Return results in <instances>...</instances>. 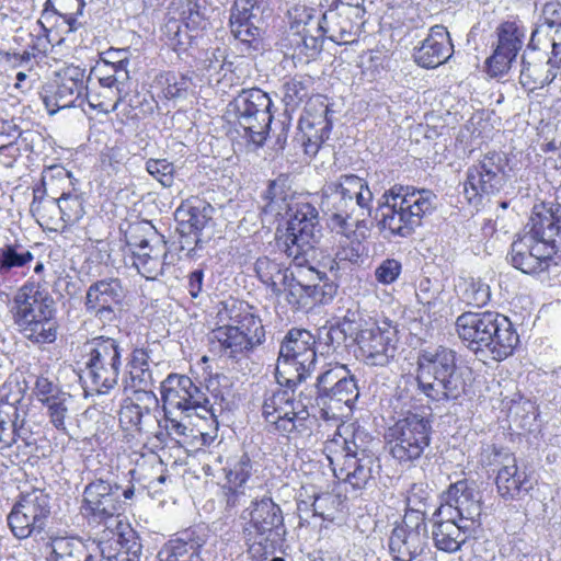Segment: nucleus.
Here are the masks:
<instances>
[{"label": "nucleus", "instance_id": "nucleus-49", "mask_svg": "<svg viewBox=\"0 0 561 561\" xmlns=\"http://www.w3.org/2000/svg\"><path fill=\"white\" fill-rule=\"evenodd\" d=\"M232 323H229L232 328H238V331L247 333V339L250 343L259 346L265 340V330L260 318L255 317L250 312L239 313L234 318H231Z\"/></svg>", "mask_w": 561, "mask_h": 561}, {"label": "nucleus", "instance_id": "nucleus-13", "mask_svg": "<svg viewBox=\"0 0 561 561\" xmlns=\"http://www.w3.org/2000/svg\"><path fill=\"white\" fill-rule=\"evenodd\" d=\"M507 163L505 154L491 151L468 168L463 193L470 204L478 205L483 196L495 195L504 187Z\"/></svg>", "mask_w": 561, "mask_h": 561}, {"label": "nucleus", "instance_id": "nucleus-7", "mask_svg": "<svg viewBox=\"0 0 561 561\" xmlns=\"http://www.w3.org/2000/svg\"><path fill=\"white\" fill-rule=\"evenodd\" d=\"M317 364L316 337L305 329H291L278 353L275 378L280 386H296L306 380Z\"/></svg>", "mask_w": 561, "mask_h": 561}, {"label": "nucleus", "instance_id": "nucleus-26", "mask_svg": "<svg viewBox=\"0 0 561 561\" xmlns=\"http://www.w3.org/2000/svg\"><path fill=\"white\" fill-rule=\"evenodd\" d=\"M558 67L550 66L546 53L529 46L522 56L519 83L527 94L550 85L558 77Z\"/></svg>", "mask_w": 561, "mask_h": 561}, {"label": "nucleus", "instance_id": "nucleus-4", "mask_svg": "<svg viewBox=\"0 0 561 561\" xmlns=\"http://www.w3.org/2000/svg\"><path fill=\"white\" fill-rule=\"evenodd\" d=\"M14 322L34 343H53L57 339L55 300L39 284L26 283L14 297Z\"/></svg>", "mask_w": 561, "mask_h": 561}, {"label": "nucleus", "instance_id": "nucleus-10", "mask_svg": "<svg viewBox=\"0 0 561 561\" xmlns=\"http://www.w3.org/2000/svg\"><path fill=\"white\" fill-rule=\"evenodd\" d=\"M85 350V370L93 389L100 394L108 393L117 385L121 374L123 348L119 342L100 335L88 341Z\"/></svg>", "mask_w": 561, "mask_h": 561}, {"label": "nucleus", "instance_id": "nucleus-38", "mask_svg": "<svg viewBox=\"0 0 561 561\" xmlns=\"http://www.w3.org/2000/svg\"><path fill=\"white\" fill-rule=\"evenodd\" d=\"M330 110L327 104L321 103L320 111L318 114L312 115L308 112V116L301 122V129L309 128L310 130L317 128L314 134H306V140H304L305 152L310 156H314L321 144L329 138L332 121L329 117Z\"/></svg>", "mask_w": 561, "mask_h": 561}, {"label": "nucleus", "instance_id": "nucleus-6", "mask_svg": "<svg viewBox=\"0 0 561 561\" xmlns=\"http://www.w3.org/2000/svg\"><path fill=\"white\" fill-rule=\"evenodd\" d=\"M241 518L244 520L243 535L249 552L253 557H266L284 533L280 507L268 496L253 500Z\"/></svg>", "mask_w": 561, "mask_h": 561}, {"label": "nucleus", "instance_id": "nucleus-31", "mask_svg": "<svg viewBox=\"0 0 561 561\" xmlns=\"http://www.w3.org/2000/svg\"><path fill=\"white\" fill-rule=\"evenodd\" d=\"M359 390L355 376L351 373L337 387L328 394V399H319L317 405L321 409L325 420L341 419L347 416L357 401Z\"/></svg>", "mask_w": 561, "mask_h": 561}, {"label": "nucleus", "instance_id": "nucleus-9", "mask_svg": "<svg viewBox=\"0 0 561 561\" xmlns=\"http://www.w3.org/2000/svg\"><path fill=\"white\" fill-rule=\"evenodd\" d=\"M431 435V421L417 413H410L388 428L386 440L396 460L411 463L420 459L430 447Z\"/></svg>", "mask_w": 561, "mask_h": 561}, {"label": "nucleus", "instance_id": "nucleus-63", "mask_svg": "<svg viewBox=\"0 0 561 561\" xmlns=\"http://www.w3.org/2000/svg\"><path fill=\"white\" fill-rule=\"evenodd\" d=\"M227 53L225 48H214L206 51L205 59L203 60V67L205 70L213 73H219L226 66Z\"/></svg>", "mask_w": 561, "mask_h": 561}, {"label": "nucleus", "instance_id": "nucleus-37", "mask_svg": "<svg viewBox=\"0 0 561 561\" xmlns=\"http://www.w3.org/2000/svg\"><path fill=\"white\" fill-rule=\"evenodd\" d=\"M375 459L370 451L360 453L350 457L346 462L336 471L335 477L348 482L354 489H363L373 478Z\"/></svg>", "mask_w": 561, "mask_h": 561}, {"label": "nucleus", "instance_id": "nucleus-12", "mask_svg": "<svg viewBox=\"0 0 561 561\" xmlns=\"http://www.w3.org/2000/svg\"><path fill=\"white\" fill-rule=\"evenodd\" d=\"M160 390L164 414L180 412L191 416L194 413L202 419L209 416L218 424L207 394L190 377L171 374L161 382Z\"/></svg>", "mask_w": 561, "mask_h": 561}, {"label": "nucleus", "instance_id": "nucleus-45", "mask_svg": "<svg viewBox=\"0 0 561 561\" xmlns=\"http://www.w3.org/2000/svg\"><path fill=\"white\" fill-rule=\"evenodd\" d=\"M348 371L350 369L346 365L339 363L328 364L317 377L316 402L318 403L319 399H328V394L331 393L344 378H347Z\"/></svg>", "mask_w": 561, "mask_h": 561}, {"label": "nucleus", "instance_id": "nucleus-18", "mask_svg": "<svg viewBox=\"0 0 561 561\" xmlns=\"http://www.w3.org/2000/svg\"><path fill=\"white\" fill-rule=\"evenodd\" d=\"M124 296V289L118 278L96 280L85 291V312L102 324L112 323L117 318L116 311Z\"/></svg>", "mask_w": 561, "mask_h": 561}, {"label": "nucleus", "instance_id": "nucleus-22", "mask_svg": "<svg viewBox=\"0 0 561 561\" xmlns=\"http://www.w3.org/2000/svg\"><path fill=\"white\" fill-rule=\"evenodd\" d=\"M365 14V9L359 4L346 5L340 11H329L323 14L320 28L332 42L351 44L362 32Z\"/></svg>", "mask_w": 561, "mask_h": 561}, {"label": "nucleus", "instance_id": "nucleus-27", "mask_svg": "<svg viewBox=\"0 0 561 561\" xmlns=\"http://www.w3.org/2000/svg\"><path fill=\"white\" fill-rule=\"evenodd\" d=\"M454 54L450 34L444 25H434L427 36L413 51L414 61L422 68L434 69L446 62Z\"/></svg>", "mask_w": 561, "mask_h": 561}, {"label": "nucleus", "instance_id": "nucleus-35", "mask_svg": "<svg viewBox=\"0 0 561 561\" xmlns=\"http://www.w3.org/2000/svg\"><path fill=\"white\" fill-rule=\"evenodd\" d=\"M204 540L193 531H184L169 540L158 553L159 561H202L199 551Z\"/></svg>", "mask_w": 561, "mask_h": 561}, {"label": "nucleus", "instance_id": "nucleus-58", "mask_svg": "<svg viewBox=\"0 0 561 561\" xmlns=\"http://www.w3.org/2000/svg\"><path fill=\"white\" fill-rule=\"evenodd\" d=\"M347 337H350L348 332L339 324L330 328L323 327L319 330L318 334L319 343L327 347V352L335 351Z\"/></svg>", "mask_w": 561, "mask_h": 561}, {"label": "nucleus", "instance_id": "nucleus-33", "mask_svg": "<svg viewBox=\"0 0 561 561\" xmlns=\"http://www.w3.org/2000/svg\"><path fill=\"white\" fill-rule=\"evenodd\" d=\"M440 517L443 519L436 522L432 530L434 545L444 552H456L466 542L471 527L457 520L455 517Z\"/></svg>", "mask_w": 561, "mask_h": 561}, {"label": "nucleus", "instance_id": "nucleus-30", "mask_svg": "<svg viewBox=\"0 0 561 561\" xmlns=\"http://www.w3.org/2000/svg\"><path fill=\"white\" fill-rule=\"evenodd\" d=\"M497 312H463L456 320V330L459 337L468 343V347L474 353H480L484 341L490 339V330H493Z\"/></svg>", "mask_w": 561, "mask_h": 561}, {"label": "nucleus", "instance_id": "nucleus-15", "mask_svg": "<svg viewBox=\"0 0 561 561\" xmlns=\"http://www.w3.org/2000/svg\"><path fill=\"white\" fill-rule=\"evenodd\" d=\"M353 341L358 347L357 357L369 366H386L394 358L397 352V330L394 327L375 322L365 323L364 330L357 332Z\"/></svg>", "mask_w": 561, "mask_h": 561}, {"label": "nucleus", "instance_id": "nucleus-17", "mask_svg": "<svg viewBox=\"0 0 561 561\" xmlns=\"http://www.w3.org/2000/svg\"><path fill=\"white\" fill-rule=\"evenodd\" d=\"M445 503L438 508V516L458 517V520L470 526L479 522L481 516V495L474 482L457 481L448 488L444 496Z\"/></svg>", "mask_w": 561, "mask_h": 561}, {"label": "nucleus", "instance_id": "nucleus-64", "mask_svg": "<svg viewBox=\"0 0 561 561\" xmlns=\"http://www.w3.org/2000/svg\"><path fill=\"white\" fill-rule=\"evenodd\" d=\"M131 387L137 391H152L150 388L153 386V376L149 368L130 369L129 371Z\"/></svg>", "mask_w": 561, "mask_h": 561}, {"label": "nucleus", "instance_id": "nucleus-8", "mask_svg": "<svg viewBox=\"0 0 561 561\" xmlns=\"http://www.w3.org/2000/svg\"><path fill=\"white\" fill-rule=\"evenodd\" d=\"M290 211L286 232L278 238L277 247L293 263L304 265L316 254V243L321 238L319 213L310 203H297Z\"/></svg>", "mask_w": 561, "mask_h": 561}, {"label": "nucleus", "instance_id": "nucleus-36", "mask_svg": "<svg viewBox=\"0 0 561 561\" xmlns=\"http://www.w3.org/2000/svg\"><path fill=\"white\" fill-rule=\"evenodd\" d=\"M261 18L257 14L231 13L230 30L234 38L244 45V51L262 49V30L259 25Z\"/></svg>", "mask_w": 561, "mask_h": 561}, {"label": "nucleus", "instance_id": "nucleus-51", "mask_svg": "<svg viewBox=\"0 0 561 561\" xmlns=\"http://www.w3.org/2000/svg\"><path fill=\"white\" fill-rule=\"evenodd\" d=\"M158 83L168 100L184 98L192 85L191 79L186 76L170 71L161 75Z\"/></svg>", "mask_w": 561, "mask_h": 561}, {"label": "nucleus", "instance_id": "nucleus-40", "mask_svg": "<svg viewBox=\"0 0 561 561\" xmlns=\"http://www.w3.org/2000/svg\"><path fill=\"white\" fill-rule=\"evenodd\" d=\"M87 89L84 83V70L80 68H68L60 80L56 91L55 100L58 108L70 107Z\"/></svg>", "mask_w": 561, "mask_h": 561}, {"label": "nucleus", "instance_id": "nucleus-34", "mask_svg": "<svg viewBox=\"0 0 561 561\" xmlns=\"http://www.w3.org/2000/svg\"><path fill=\"white\" fill-rule=\"evenodd\" d=\"M213 213V206L198 198L186 201L176 209V219L182 225L187 224L194 230L195 248L193 250L202 248L203 240L199 233L210 222Z\"/></svg>", "mask_w": 561, "mask_h": 561}, {"label": "nucleus", "instance_id": "nucleus-62", "mask_svg": "<svg viewBox=\"0 0 561 561\" xmlns=\"http://www.w3.org/2000/svg\"><path fill=\"white\" fill-rule=\"evenodd\" d=\"M282 270L283 267L279 263L267 256L259 257L255 262V272L259 278L268 287L273 285V280L276 279Z\"/></svg>", "mask_w": 561, "mask_h": 561}, {"label": "nucleus", "instance_id": "nucleus-46", "mask_svg": "<svg viewBox=\"0 0 561 561\" xmlns=\"http://www.w3.org/2000/svg\"><path fill=\"white\" fill-rule=\"evenodd\" d=\"M33 259V253L21 244H3L0 247V275H8L13 268L25 266Z\"/></svg>", "mask_w": 561, "mask_h": 561}, {"label": "nucleus", "instance_id": "nucleus-43", "mask_svg": "<svg viewBox=\"0 0 561 561\" xmlns=\"http://www.w3.org/2000/svg\"><path fill=\"white\" fill-rule=\"evenodd\" d=\"M312 87V78L306 75H296L285 79L282 91L283 101L287 108L295 110L309 98Z\"/></svg>", "mask_w": 561, "mask_h": 561}, {"label": "nucleus", "instance_id": "nucleus-11", "mask_svg": "<svg viewBox=\"0 0 561 561\" xmlns=\"http://www.w3.org/2000/svg\"><path fill=\"white\" fill-rule=\"evenodd\" d=\"M50 515V495L42 489H33L19 495L7 515V524L14 538L24 540L42 534Z\"/></svg>", "mask_w": 561, "mask_h": 561}, {"label": "nucleus", "instance_id": "nucleus-23", "mask_svg": "<svg viewBox=\"0 0 561 561\" xmlns=\"http://www.w3.org/2000/svg\"><path fill=\"white\" fill-rule=\"evenodd\" d=\"M159 400L153 391H137L135 399L125 401L119 411V422L126 428L151 434L159 427Z\"/></svg>", "mask_w": 561, "mask_h": 561}, {"label": "nucleus", "instance_id": "nucleus-52", "mask_svg": "<svg viewBox=\"0 0 561 561\" xmlns=\"http://www.w3.org/2000/svg\"><path fill=\"white\" fill-rule=\"evenodd\" d=\"M226 470V478L229 484V489L241 488L252 473L251 459L247 454L232 459Z\"/></svg>", "mask_w": 561, "mask_h": 561}, {"label": "nucleus", "instance_id": "nucleus-47", "mask_svg": "<svg viewBox=\"0 0 561 561\" xmlns=\"http://www.w3.org/2000/svg\"><path fill=\"white\" fill-rule=\"evenodd\" d=\"M115 81H118L117 79L113 78L111 73L104 75L99 79L100 85L103 89V93L105 94V98L108 99V102H98L95 103L93 101V98L95 95L87 94L88 102L91 107L103 112V113H110L117 108L118 103L122 101L123 91L119 90L118 85Z\"/></svg>", "mask_w": 561, "mask_h": 561}, {"label": "nucleus", "instance_id": "nucleus-21", "mask_svg": "<svg viewBox=\"0 0 561 561\" xmlns=\"http://www.w3.org/2000/svg\"><path fill=\"white\" fill-rule=\"evenodd\" d=\"M125 502L121 500V486L103 479L85 485L83 510L95 520L103 522L119 515Z\"/></svg>", "mask_w": 561, "mask_h": 561}, {"label": "nucleus", "instance_id": "nucleus-48", "mask_svg": "<svg viewBox=\"0 0 561 561\" xmlns=\"http://www.w3.org/2000/svg\"><path fill=\"white\" fill-rule=\"evenodd\" d=\"M340 302H342L341 309H344V313L337 324L348 332L350 339L353 340L354 336H357V332L364 330L365 323H371L373 321L364 319L359 304L351 297L341 299Z\"/></svg>", "mask_w": 561, "mask_h": 561}, {"label": "nucleus", "instance_id": "nucleus-19", "mask_svg": "<svg viewBox=\"0 0 561 561\" xmlns=\"http://www.w3.org/2000/svg\"><path fill=\"white\" fill-rule=\"evenodd\" d=\"M497 44L494 53L486 60L488 72L492 77L508 71L513 60L524 45L526 28L518 20L502 22L496 28Z\"/></svg>", "mask_w": 561, "mask_h": 561}, {"label": "nucleus", "instance_id": "nucleus-54", "mask_svg": "<svg viewBox=\"0 0 561 561\" xmlns=\"http://www.w3.org/2000/svg\"><path fill=\"white\" fill-rule=\"evenodd\" d=\"M30 210L37 220H53L58 213V203L56 197H47L45 191L34 190V197L30 206Z\"/></svg>", "mask_w": 561, "mask_h": 561}, {"label": "nucleus", "instance_id": "nucleus-41", "mask_svg": "<svg viewBox=\"0 0 561 561\" xmlns=\"http://www.w3.org/2000/svg\"><path fill=\"white\" fill-rule=\"evenodd\" d=\"M214 335L219 342L222 353L230 358L238 359L256 347L247 339V333L238 331V328H232L230 324L217 328Z\"/></svg>", "mask_w": 561, "mask_h": 561}, {"label": "nucleus", "instance_id": "nucleus-44", "mask_svg": "<svg viewBox=\"0 0 561 561\" xmlns=\"http://www.w3.org/2000/svg\"><path fill=\"white\" fill-rule=\"evenodd\" d=\"M72 404V396L68 392L55 397L54 400L45 403L46 415L49 419V423L59 432L67 434L68 422L71 421V410L70 405Z\"/></svg>", "mask_w": 561, "mask_h": 561}, {"label": "nucleus", "instance_id": "nucleus-16", "mask_svg": "<svg viewBox=\"0 0 561 561\" xmlns=\"http://www.w3.org/2000/svg\"><path fill=\"white\" fill-rule=\"evenodd\" d=\"M481 462L486 466H501L496 476V486L500 495L504 499H516L533 488V482L526 471L517 467L514 455L503 451L494 445L483 448Z\"/></svg>", "mask_w": 561, "mask_h": 561}, {"label": "nucleus", "instance_id": "nucleus-29", "mask_svg": "<svg viewBox=\"0 0 561 561\" xmlns=\"http://www.w3.org/2000/svg\"><path fill=\"white\" fill-rule=\"evenodd\" d=\"M561 230V205L559 203H540L535 205L529 222L523 234L533 237L540 243L556 247L554 238Z\"/></svg>", "mask_w": 561, "mask_h": 561}, {"label": "nucleus", "instance_id": "nucleus-20", "mask_svg": "<svg viewBox=\"0 0 561 561\" xmlns=\"http://www.w3.org/2000/svg\"><path fill=\"white\" fill-rule=\"evenodd\" d=\"M427 526L417 518L403 517L389 538V548L396 561H413L427 548Z\"/></svg>", "mask_w": 561, "mask_h": 561}, {"label": "nucleus", "instance_id": "nucleus-59", "mask_svg": "<svg viewBox=\"0 0 561 561\" xmlns=\"http://www.w3.org/2000/svg\"><path fill=\"white\" fill-rule=\"evenodd\" d=\"M34 394L39 402L43 404L54 400L55 397H59L66 391H62L59 386L46 376H38L34 386Z\"/></svg>", "mask_w": 561, "mask_h": 561}, {"label": "nucleus", "instance_id": "nucleus-61", "mask_svg": "<svg viewBox=\"0 0 561 561\" xmlns=\"http://www.w3.org/2000/svg\"><path fill=\"white\" fill-rule=\"evenodd\" d=\"M402 265L398 260L386 259L375 270V277L382 285L394 283L400 276Z\"/></svg>", "mask_w": 561, "mask_h": 561}, {"label": "nucleus", "instance_id": "nucleus-5", "mask_svg": "<svg viewBox=\"0 0 561 561\" xmlns=\"http://www.w3.org/2000/svg\"><path fill=\"white\" fill-rule=\"evenodd\" d=\"M295 386H280L267 390L262 403V415L275 431L289 439L310 434L312 397L300 392L296 399Z\"/></svg>", "mask_w": 561, "mask_h": 561}, {"label": "nucleus", "instance_id": "nucleus-42", "mask_svg": "<svg viewBox=\"0 0 561 561\" xmlns=\"http://www.w3.org/2000/svg\"><path fill=\"white\" fill-rule=\"evenodd\" d=\"M456 291L466 305L483 307L491 299L490 286L481 278L460 277L456 284Z\"/></svg>", "mask_w": 561, "mask_h": 561}, {"label": "nucleus", "instance_id": "nucleus-24", "mask_svg": "<svg viewBox=\"0 0 561 561\" xmlns=\"http://www.w3.org/2000/svg\"><path fill=\"white\" fill-rule=\"evenodd\" d=\"M556 253V247L540 243L522 233L511 245L510 261L523 273L535 274L547 270Z\"/></svg>", "mask_w": 561, "mask_h": 561}, {"label": "nucleus", "instance_id": "nucleus-25", "mask_svg": "<svg viewBox=\"0 0 561 561\" xmlns=\"http://www.w3.org/2000/svg\"><path fill=\"white\" fill-rule=\"evenodd\" d=\"M370 439L364 430L346 425L339 427L333 437L324 443L323 450L336 473L347 458L367 451Z\"/></svg>", "mask_w": 561, "mask_h": 561}, {"label": "nucleus", "instance_id": "nucleus-56", "mask_svg": "<svg viewBox=\"0 0 561 561\" xmlns=\"http://www.w3.org/2000/svg\"><path fill=\"white\" fill-rule=\"evenodd\" d=\"M150 232L154 236H160L149 221L137 222L129 227L126 238L127 244L131 248L133 253L138 252L140 247H148L152 243L153 237H151Z\"/></svg>", "mask_w": 561, "mask_h": 561}, {"label": "nucleus", "instance_id": "nucleus-53", "mask_svg": "<svg viewBox=\"0 0 561 561\" xmlns=\"http://www.w3.org/2000/svg\"><path fill=\"white\" fill-rule=\"evenodd\" d=\"M430 499L428 492L423 484H413L407 495V512L404 517L412 516L421 522H425L426 506Z\"/></svg>", "mask_w": 561, "mask_h": 561}, {"label": "nucleus", "instance_id": "nucleus-1", "mask_svg": "<svg viewBox=\"0 0 561 561\" xmlns=\"http://www.w3.org/2000/svg\"><path fill=\"white\" fill-rule=\"evenodd\" d=\"M373 193L368 183L355 174H343L323 188L322 208L332 229L347 236L371 215Z\"/></svg>", "mask_w": 561, "mask_h": 561}, {"label": "nucleus", "instance_id": "nucleus-32", "mask_svg": "<svg viewBox=\"0 0 561 561\" xmlns=\"http://www.w3.org/2000/svg\"><path fill=\"white\" fill-rule=\"evenodd\" d=\"M489 341H484L480 353H489L495 360L508 357L519 342V336L507 317L497 313Z\"/></svg>", "mask_w": 561, "mask_h": 561}, {"label": "nucleus", "instance_id": "nucleus-55", "mask_svg": "<svg viewBox=\"0 0 561 561\" xmlns=\"http://www.w3.org/2000/svg\"><path fill=\"white\" fill-rule=\"evenodd\" d=\"M48 5L65 19L70 31L76 30L77 16L82 14L84 8L83 0H47L46 9Z\"/></svg>", "mask_w": 561, "mask_h": 561}, {"label": "nucleus", "instance_id": "nucleus-28", "mask_svg": "<svg viewBox=\"0 0 561 561\" xmlns=\"http://www.w3.org/2000/svg\"><path fill=\"white\" fill-rule=\"evenodd\" d=\"M152 243L148 247H140L134 252V266L138 273L147 279H157L163 276L174 265V255L167 249V242L162 236H154Z\"/></svg>", "mask_w": 561, "mask_h": 561}, {"label": "nucleus", "instance_id": "nucleus-39", "mask_svg": "<svg viewBox=\"0 0 561 561\" xmlns=\"http://www.w3.org/2000/svg\"><path fill=\"white\" fill-rule=\"evenodd\" d=\"M48 561H96L89 547L76 537H55L50 539Z\"/></svg>", "mask_w": 561, "mask_h": 561}, {"label": "nucleus", "instance_id": "nucleus-14", "mask_svg": "<svg viewBox=\"0 0 561 561\" xmlns=\"http://www.w3.org/2000/svg\"><path fill=\"white\" fill-rule=\"evenodd\" d=\"M233 104L243 136L256 146H262L272 123V100L268 94L257 88L242 90Z\"/></svg>", "mask_w": 561, "mask_h": 561}, {"label": "nucleus", "instance_id": "nucleus-60", "mask_svg": "<svg viewBox=\"0 0 561 561\" xmlns=\"http://www.w3.org/2000/svg\"><path fill=\"white\" fill-rule=\"evenodd\" d=\"M360 260V243L350 241L345 244L340 245L335 253V259L330 260V270L332 271L336 265L339 267L340 264H357Z\"/></svg>", "mask_w": 561, "mask_h": 561}, {"label": "nucleus", "instance_id": "nucleus-50", "mask_svg": "<svg viewBox=\"0 0 561 561\" xmlns=\"http://www.w3.org/2000/svg\"><path fill=\"white\" fill-rule=\"evenodd\" d=\"M58 213L60 219L68 225L78 222L84 215L83 201L80 195L76 193H62L57 198Z\"/></svg>", "mask_w": 561, "mask_h": 561}, {"label": "nucleus", "instance_id": "nucleus-57", "mask_svg": "<svg viewBox=\"0 0 561 561\" xmlns=\"http://www.w3.org/2000/svg\"><path fill=\"white\" fill-rule=\"evenodd\" d=\"M146 170L164 187H171L174 182V165L167 159H148Z\"/></svg>", "mask_w": 561, "mask_h": 561}, {"label": "nucleus", "instance_id": "nucleus-2", "mask_svg": "<svg viewBox=\"0 0 561 561\" xmlns=\"http://www.w3.org/2000/svg\"><path fill=\"white\" fill-rule=\"evenodd\" d=\"M382 197L379 225L392 237H410L421 226L423 217L435 209L436 195L430 190L394 186Z\"/></svg>", "mask_w": 561, "mask_h": 561}, {"label": "nucleus", "instance_id": "nucleus-3", "mask_svg": "<svg viewBox=\"0 0 561 561\" xmlns=\"http://www.w3.org/2000/svg\"><path fill=\"white\" fill-rule=\"evenodd\" d=\"M416 381L419 390L434 402L457 400L466 386L457 370L456 353L443 346L419 355Z\"/></svg>", "mask_w": 561, "mask_h": 561}]
</instances>
